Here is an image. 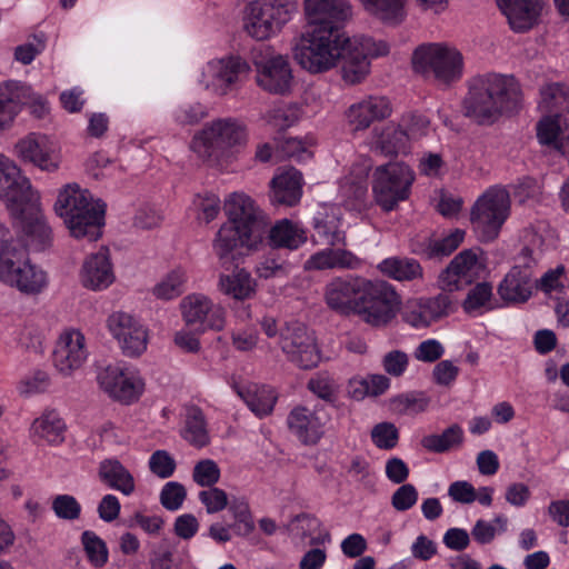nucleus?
I'll list each match as a JSON object with an SVG mask.
<instances>
[{"label": "nucleus", "instance_id": "1", "mask_svg": "<svg viewBox=\"0 0 569 569\" xmlns=\"http://www.w3.org/2000/svg\"><path fill=\"white\" fill-rule=\"evenodd\" d=\"M521 106L522 91L515 77L486 73L469 80L462 112L473 122L489 126L502 116L518 112Z\"/></svg>", "mask_w": 569, "mask_h": 569}, {"label": "nucleus", "instance_id": "2", "mask_svg": "<svg viewBox=\"0 0 569 569\" xmlns=\"http://www.w3.org/2000/svg\"><path fill=\"white\" fill-rule=\"evenodd\" d=\"M223 209L229 221L218 230L212 247L219 260L226 263L233 258V251L239 247L257 249L267 233L269 222L254 201L243 192L229 194Z\"/></svg>", "mask_w": 569, "mask_h": 569}, {"label": "nucleus", "instance_id": "3", "mask_svg": "<svg viewBox=\"0 0 569 569\" xmlns=\"http://www.w3.org/2000/svg\"><path fill=\"white\" fill-rule=\"evenodd\" d=\"M56 213L63 220L74 238L96 241L104 224L106 203L94 199L88 189L72 182L63 186L54 203Z\"/></svg>", "mask_w": 569, "mask_h": 569}, {"label": "nucleus", "instance_id": "4", "mask_svg": "<svg viewBox=\"0 0 569 569\" xmlns=\"http://www.w3.org/2000/svg\"><path fill=\"white\" fill-rule=\"evenodd\" d=\"M348 36L332 28H312L296 40L293 59L311 74L328 72L338 66Z\"/></svg>", "mask_w": 569, "mask_h": 569}, {"label": "nucleus", "instance_id": "5", "mask_svg": "<svg viewBox=\"0 0 569 569\" xmlns=\"http://www.w3.org/2000/svg\"><path fill=\"white\" fill-rule=\"evenodd\" d=\"M412 68L426 79L448 87L461 79L463 57L456 47L448 43H423L413 51Z\"/></svg>", "mask_w": 569, "mask_h": 569}, {"label": "nucleus", "instance_id": "6", "mask_svg": "<svg viewBox=\"0 0 569 569\" xmlns=\"http://www.w3.org/2000/svg\"><path fill=\"white\" fill-rule=\"evenodd\" d=\"M246 140L247 128L240 120L231 117L218 118L194 133L190 150L202 161L218 160Z\"/></svg>", "mask_w": 569, "mask_h": 569}, {"label": "nucleus", "instance_id": "7", "mask_svg": "<svg viewBox=\"0 0 569 569\" xmlns=\"http://www.w3.org/2000/svg\"><path fill=\"white\" fill-rule=\"evenodd\" d=\"M539 108L551 116L541 119L537 126V137L541 144L562 151L569 142V123L560 112L569 110V87L562 83H549L540 90Z\"/></svg>", "mask_w": 569, "mask_h": 569}, {"label": "nucleus", "instance_id": "8", "mask_svg": "<svg viewBox=\"0 0 569 569\" xmlns=\"http://www.w3.org/2000/svg\"><path fill=\"white\" fill-rule=\"evenodd\" d=\"M298 11V0H256L248 4L244 30L257 40L278 34Z\"/></svg>", "mask_w": 569, "mask_h": 569}, {"label": "nucleus", "instance_id": "9", "mask_svg": "<svg viewBox=\"0 0 569 569\" xmlns=\"http://www.w3.org/2000/svg\"><path fill=\"white\" fill-rule=\"evenodd\" d=\"M400 303V296L389 282L365 278L355 315L370 326L383 327L396 317Z\"/></svg>", "mask_w": 569, "mask_h": 569}, {"label": "nucleus", "instance_id": "10", "mask_svg": "<svg viewBox=\"0 0 569 569\" xmlns=\"http://www.w3.org/2000/svg\"><path fill=\"white\" fill-rule=\"evenodd\" d=\"M415 173L403 162H389L376 168L372 191L376 202L385 210H393L409 197Z\"/></svg>", "mask_w": 569, "mask_h": 569}, {"label": "nucleus", "instance_id": "11", "mask_svg": "<svg viewBox=\"0 0 569 569\" xmlns=\"http://www.w3.org/2000/svg\"><path fill=\"white\" fill-rule=\"evenodd\" d=\"M509 213V192L501 187H491L475 202L471 223L483 241H490L498 237Z\"/></svg>", "mask_w": 569, "mask_h": 569}, {"label": "nucleus", "instance_id": "12", "mask_svg": "<svg viewBox=\"0 0 569 569\" xmlns=\"http://www.w3.org/2000/svg\"><path fill=\"white\" fill-rule=\"evenodd\" d=\"M389 52L387 42L376 41L370 37H348L341 54V77L348 84L361 82L369 73L370 58L385 56Z\"/></svg>", "mask_w": 569, "mask_h": 569}, {"label": "nucleus", "instance_id": "13", "mask_svg": "<svg viewBox=\"0 0 569 569\" xmlns=\"http://www.w3.org/2000/svg\"><path fill=\"white\" fill-rule=\"evenodd\" d=\"M0 200L11 217L22 216L27 206L37 200L30 179L3 153H0Z\"/></svg>", "mask_w": 569, "mask_h": 569}, {"label": "nucleus", "instance_id": "14", "mask_svg": "<svg viewBox=\"0 0 569 569\" xmlns=\"http://www.w3.org/2000/svg\"><path fill=\"white\" fill-rule=\"evenodd\" d=\"M279 346L286 359L299 369L310 370L320 363L316 336L300 322L288 323L280 330Z\"/></svg>", "mask_w": 569, "mask_h": 569}, {"label": "nucleus", "instance_id": "15", "mask_svg": "<svg viewBox=\"0 0 569 569\" xmlns=\"http://www.w3.org/2000/svg\"><path fill=\"white\" fill-rule=\"evenodd\" d=\"M0 280L27 295H37L48 284L47 273L30 262L26 248L19 250L18 257L0 263Z\"/></svg>", "mask_w": 569, "mask_h": 569}, {"label": "nucleus", "instance_id": "16", "mask_svg": "<svg viewBox=\"0 0 569 569\" xmlns=\"http://www.w3.org/2000/svg\"><path fill=\"white\" fill-rule=\"evenodd\" d=\"M16 156L46 172H56L61 164L60 144L50 137L31 132L14 146Z\"/></svg>", "mask_w": 569, "mask_h": 569}, {"label": "nucleus", "instance_id": "17", "mask_svg": "<svg viewBox=\"0 0 569 569\" xmlns=\"http://www.w3.org/2000/svg\"><path fill=\"white\" fill-rule=\"evenodd\" d=\"M111 336L127 357H139L147 350L148 331L132 315L116 311L107 319Z\"/></svg>", "mask_w": 569, "mask_h": 569}, {"label": "nucleus", "instance_id": "18", "mask_svg": "<svg viewBox=\"0 0 569 569\" xmlns=\"http://www.w3.org/2000/svg\"><path fill=\"white\" fill-rule=\"evenodd\" d=\"M180 311L187 326L197 330H221L224 327V309L202 293H190L180 302Z\"/></svg>", "mask_w": 569, "mask_h": 569}, {"label": "nucleus", "instance_id": "19", "mask_svg": "<svg viewBox=\"0 0 569 569\" xmlns=\"http://www.w3.org/2000/svg\"><path fill=\"white\" fill-rule=\"evenodd\" d=\"M97 379L101 389L123 403L138 400L144 388L138 372L119 366H107L99 371Z\"/></svg>", "mask_w": 569, "mask_h": 569}, {"label": "nucleus", "instance_id": "20", "mask_svg": "<svg viewBox=\"0 0 569 569\" xmlns=\"http://www.w3.org/2000/svg\"><path fill=\"white\" fill-rule=\"evenodd\" d=\"M86 337L78 329L63 330L53 349V366L62 376H70L82 367L88 358Z\"/></svg>", "mask_w": 569, "mask_h": 569}, {"label": "nucleus", "instance_id": "21", "mask_svg": "<svg viewBox=\"0 0 569 569\" xmlns=\"http://www.w3.org/2000/svg\"><path fill=\"white\" fill-rule=\"evenodd\" d=\"M249 67L239 57H228L209 61L202 70L200 82L218 96L227 94Z\"/></svg>", "mask_w": 569, "mask_h": 569}, {"label": "nucleus", "instance_id": "22", "mask_svg": "<svg viewBox=\"0 0 569 569\" xmlns=\"http://www.w3.org/2000/svg\"><path fill=\"white\" fill-rule=\"evenodd\" d=\"M365 278L335 277L323 288V299L329 309L345 316L355 315Z\"/></svg>", "mask_w": 569, "mask_h": 569}, {"label": "nucleus", "instance_id": "23", "mask_svg": "<svg viewBox=\"0 0 569 569\" xmlns=\"http://www.w3.org/2000/svg\"><path fill=\"white\" fill-rule=\"evenodd\" d=\"M305 14L312 28H332L340 26L352 16L348 0H303Z\"/></svg>", "mask_w": 569, "mask_h": 569}, {"label": "nucleus", "instance_id": "24", "mask_svg": "<svg viewBox=\"0 0 569 569\" xmlns=\"http://www.w3.org/2000/svg\"><path fill=\"white\" fill-rule=\"evenodd\" d=\"M257 82L266 91L283 94L290 90L292 71L289 61L283 56H271L256 61Z\"/></svg>", "mask_w": 569, "mask_h": 569}, {"label": "nucleus", "instance_id": "25", "mask_svg": "<svg viewBox=\"0 0 569 569\" xmlns=\"http://www.w3.org/2000/svg\"><path fill=\"white\" fill-rule=\"evenodd\" d=\"M38 100L41 112L47 110L46 103L40 97L34 98L31 88L17 81H8L0 84V131L8 129L17 114L20 106Z\"/></svg>", "mask_w": 569, "mask_h": 569}, {"label": "nucleus", "instance_id": "26", "mask_svg": "<svg viewBox=\"0 0 569 569\" xmlns=\"http://www.w3.org/2000/svg\"><path fill=\"white\" fill-rule=\"evenodd\" d=\"M34 202L36 200L27 206L22 216L12 218L19 220L26 246L31 250L41 251L51 244L52 231Z\"/></svg>", "mask_w": 569, "mask_h": 569}, {"label": "nucleus", "instance_id": "27", "mask_svg": "<svg viewBox=\"0 0 569 569\" xmlns=\"http://www.w3.org/2000/svg\"><path fill=\"white\" fill-rule=\"evenodd\" d=\"M392 112L390 101L386 97L370 96L351 104L348 109V120L355 131H362L373 121L388 118Z\"/></svg>", "mask_w": 569, "mask_h": 569}, {"label": "nucleus", "instance_id": "28", "mask_svg": "<svg viewBox=\"0 0 569 569\" xmlns=\"http://www.w3.org/2000/svg\"><path fill=\"white\" fill-rule=\"evenodd\" d=\"M362 260L353 252L343 248L329 247L312 253L305 261L303 270H358L362 267Z\"/></svg>", "mask_w": 569, "mask_h": 569}, {"label": "nucleus", "instance_id": "29", "mask_svg": "<svg viewBox=\"0 0 569 569\" xmlns=\"http://www.w3.org/2000/svg\"><path fill=\"white\" fill-rule=\"evenodd\" d=\"M513 31L531 29L539 20L542 0H496Z\"/></svg>", "mask_w": 569, "mask_h": 569}, {"label": "nucleus", "instance_id": "30", "mask_svg": "<svg viewBox=\"0 0 569 569\" xmlns=\"http://www.w3.org/2000/svg\"><path fill=\"white\" fill-rule=\"evenodd\" d=\"M532 270L529 266H515L498 287L500 298L507 303H523L532 295Z\"/></svg>", "mask_w": 569, "mask_h": 569}, {"label": "nucleus", "instance_id": "31", "mask_svg": "<svg viewBox=\"0 0 569 569\" xmlns=\"http://www.w3.org/2000/svg\"><path fill=\"white\" fill-rule=\"evenodd\" d=\"M290 431L305 445H316L322 438L325 423L306 407L291 410L287 419Z\"/></svg>", "mask_w": 569, "mask_h": 569}, {"label": "nucleus", "instance_id": "32", "mask_svg": "<svg viewBox=\"0 0 569 569\" xmlns=\"http://www.w3.org/2000/svg\"><path fill=\"white\" fill-rule=\"evenodd\" d=\"M114 280L108 250L103 249L89 256L82 266L81 282L91 290H103Z\"/></svg>", "mask_w": 569, "mask_h": 569}, {"label": "nucleus", "instance_id": "33", "mask_svg": "<svg viewBox=\"0 0 569 569\" xmlns=\"http://www.w3.org/2000/svg\"><path fill=\"white\" fill-rule=\"evenodd\" d=\"M409 147L408 137L398 123L390 122L373 130L371 149L383 156L406 153Z\"/></svg>", "mask_w": 569, "mask_h": 569}, {"label": "nucleus", "instance_id": "34", "mask_svg": "<svg viewBox=\"0 0 569 569\" xmlns=\"http://www.w3.org/2000/svg\"><path fill=\"white\" fill-rule=\"evenodd\" d=\"M301 182L302 176L300 171L295 168H289L278 174L271 181V201L274 204H283L287 207L297 204L301 198Z\"/></svg>", "mask_w": 569, "mask_h": 569}, {"label": "nucleus", "instance_id": "35", "mask_svg": "<svg viewBox=\"0 0 569 569\" xmlns=\"http://www.w3.org/2000/svg\"><path fill=\"white\" fill-rule=\"evenodd\" d=\"M99 479L109 488L131 496L136 490V481L131 472L117 459H104L99 463Z\"/></svg>", "mask_w": 569, "mask_h": 569}, {"label": "nucleus", "instance_id": "36", "mask_svg": "<svg viewBox=\"0 0 569 569\" xmlns=\"http://www.w3.org/2000/svg\"><path fill=\"white\" fill-rule=\"evenodd\" d=\"M66 423L54 410H46L36 418L30 428V435L48 445H59L64 440Z\"/></svg>", "mask_w": 569, "mask_h": 569}, {"label": "nucleus", "instance_id": "37", "mask_svg": "<svg viewBox=\"0 0 569 569\" xmlns=\"http://www.w3.org/2000/svg\"><path fill=\"white\" fill-rule=\"evenodd\" d=\"M267 232L273 248L297 250L308 239L305 228L288 219L277 221L269 230L267 229Z\"/></svg>", "mask_w": 569, "mask_h": 569}, {"label": "nucleus", "instance_id": "38", "mask_svg": "<svg viewBox=\"0 0 569 569\" xmlns=\"http://www.w3.org/2000/svg\"><path fill=\"white\" fill-rule=\"evenodd\" d=\"M363 9L387 26H399L407 18L408 0H360Z\"/></svg>", "mask_w": 569, "mask_h": 569}, {"label": "nucleus", "instance_id": "39", "mask_svg": "<svg viewBox=\"0 0 569 569\" xmlns=\"http://www.w3.org/2000/svg\"><path fill=\"white\" fill-rule=\"evenodd\" d=\"M248 408L258 417L270 415L277 401V395L271 387L249 385L238 390Z\"/></svg>", "mask_w": 569, "mask_h": 569}, {"label": "nucleus", "instance_id": "40", "mask_svg": "<svg viewBox=\"0 0 569 569\" xmlns=\"http://www.w3.org/2000/svg\"><path fill=\"white\" fill-rule=\"evenodd\" d=\"M381 273L396 281H413L423 274L420 263L411 258L391 257L378 264Z\"/></svg>", "mask_w": 569, "mask_h": 569}, {"label": "nucleus", "instance_id": "41", "mask_svg": "<svg viewBox=\"0 0 569 569\" xmlns=\"http://www.w3.org/2000/svg\"><path fill=\"white\" fill-rule=\"evenodd\" d=\"M219 289L227 296L237 300L251 298L256 292V281L244 269H238L231 274H221Z\"/></svg>", "mask_w": 569, "mask_h": 569}, {"label": "nucleus", "instance_id": "42", "mask_svg": "<svg viewBox=\"0 0 569 569\" xmlns=\"http://www.w3.org/2000/svg\"><path fill=\"white\" fill-rule=\"evenodd\" d=\"M302 117V109L296 103L272 106L262 114L264 123L276 130H286L295 126Z\"/></svg>", "mask_w": 569, "mask_h": 569}, {"label": "nucleus", "instance_id": "43", "mask_svg": "<svg viewBox=\"0 0 569 569\" xmlns=\"http://www.w3.org/2000/svg\"><path fill=\"white\" fill-rule=\"evenodd\" d=\"M184 439L194 447L201 448L209 443L203 412L200 408H187Z\"/></svg>", "mask_w": 569, "mask_h": 569}, {"label": "nucleus", "instance_id": "44", "mask_svg": "<svg viewBox=\"0 0 569 569\" xmlns=\"http://www.w3.org/2000/svg\"><path fill=\"white\" fill-rule=\"evenodd\" d=\"M463 442V430L455 423L440 435H429L421 439V446L431 452H446Z\"/></svg>", "mask_w": 569, "mask_h": 569}, {"label": "nucleus", "instance_id": "45", "mask_svg": "<svg viewBox=\"0 0 569 569\" xmlns=\"http://www.w3.org/2000/svg\"><path fill=\"white\" fill-rule=\"evenodd\" d=\"M188 276L186 270L177 268L167 273L154 287L153 295L158 299L171 300L184 291Z\"/></svg>", "mask_w": 569, "mask_h": 569}, {"label": "nucleus", "instance_id": "46", "mask_svg": "<svg viewBox=\"0 0 569 569\" xmlns=\"http://www.w3.org/2000/svg\"><path fill=\"white\" fill-rule=\"evenodd\" d=\"M307 388L319 399L335 403L340 393V385L328 372L321 371L311 377L307 382Z\"/></svg>", "mask_w": 569, "mask_h": 569}, {"label": "nucleus", "instance_id": "47", "mask_svg": "<svg viewBox=\"0 0 569 569\" xmlns=\"http://www.w3.org/2000/svg\"><path fill=\"white\" fill-rule=\"evenodd\" d=\"M465 231L455 229L441 239L430 240L428 246L423 249L417 250L418 253H423L428 258L446 257L451 254L463 241Z\"/></svg>", "mask_w": 569, "mask_h": 569}, {"label": "nucleus", "instance_id": "48", "mask_svg": "<svg viewBox=\"0 0 569 569\" xmlns=\"http://www.w3.org/2000/svg\"><path fill=\"white\" fill-rule=\"evenodd\" d=\"M462 307L468 313L493 309L492 286L488 282H480L473 286L468 291Z\"/></svg>", "mask_w": 569, "mask_h": 569}, {"label": "nucleus", "instance_id": "49", "mask_svg": "<svg viewBox=\"0 0 569 569\" xmlns=\"http://www.w3.org/2000/svg\"><path fill=\"white\" fill-rule=\"evenodd\" d=\"M81 543L89 562L97 568L103 567L109 559L106 542L93 531L86 530L81 535Z\"/></svg>", "mask_w": 569, "mask_h": 569}, {"label": "nucleus", "instance_id": "50", "mask_svg": "<svg viewBox=\"0 0 569 569\" xmlns=\"http://www.w3.org/2000/svg\"><path fill=\"white\" fill-rule=\"evenodd\" d=\"M455 271L460 274L467 283L479 277L483 269L482 262L479 260L475 250L468 249L457 254L450 262Z\"/></svg>", "mask_w": 569, "mask_h": 569}, {"label": "nucleus", "instance_id": "51", "mask_svg": "<svg viewBox=\"0 0 569 569\" xmlns=\"http://www.w3.org/2000/svg\"><path fill=\"white\" fill-rule=\"evenodd\" d=\"M193 207L197 211V219L209 223L218 217L221 210V201L217 194L206 192L196 196Z\"/></svg>", "mask_w": 569, "mask_h": 569}, {"label": "nucleus", "instance_id": "52", "mask_svg": "<svg viewBox=\"0 0 569 569\" xmlns=\"http://www.w3.org/2000/svg\"><path fill=\"white\" fill-rule=\"evenodd\" d=\"M315 230L317 236L330 247L346 244V233L333 219H317L315 221Z\"/></svg>", "mask_w": 569, "mask_h": 569}, {"label": "nucleus", "instance_id": "53", "mask_svg": "<svg viewBox=\"0 0 569 569\" xmlns=\"http://www.w3.org/2000/svg\"><path fill=\"white\" fill-rule=\"evenodd\" d=\"M207 116V108L200 102H186L173 111V120L179 126H194Z\"/></svg>", "mask_w": 569, "mask_h": 569}, {"label": "nucleus", "instance_id": "54", "mask_svg": "<svg viewBox=\"0 0 569 569\" xmlns=\"http://www.w3.org/2000/svg\"><path fill=\"white\" fill-rule=\"evenodd\" d=\"M221 476L219 466L212 459L198 461L192 470V479L200 487L214 486Z\"/></svg>", "mask_w": 569, "mask_h": 569}, {"label": "nucleus", "instance_id": "55", "mask_svg": "<svg viewBox=\"0 0 569 569\" xmlns=\"http://www.w3.org/2000/svg\"><path fill=\"white\" fill-rule=\"evenodd\" d=\"M398 439V429L391 422H380L371 430V440L379 449L390 450L395 448Z\"/></svg>", "mask_w": 569, "mask_h": 569}, {"label": "nucleus", "instance_id": "56", "mask_svg": "<svg viewBox=\"0 0 569 569\" xmlns=\"http://www.w3.org/2000/svg\"><path fill=\"white\" fill-rule=\"evenodd\" d=\"M187 496L186 488L177 482H167L160 492V502L169 511H176L181 508Z\"/></svg>", "mask_w": 569, "mask_h": 569}, {"label": "nucleus", "instance_id": "57", "mask_svg": "<svg viewBox=\"0 0 569 569\" xmlns=\"http://www.w3.org/2000/svg\"><path fill=\"white\" fill-rule=\"evenodd\" d=\"M341 192L351 208L360 209L367 198L368 184L365 179L357 181L346 179L341 186Z\"/></svg>", "mask_w": 569, "mask_h": 569}, {"label": "nucleus", "instance_id": "58", "mask_svg": "<svg viewBox=\"0 0 569 569\" xmlns=\"http://www.w3.org/2000/svg\"><path fill=\"white\" fill-rule=\"evenodd\" d=\"M52 510L60 519L74 520L80 516L81 506L73 496L59 495L52 500Z\"/></svg>", "mask_w": 569, "mask_h": 569}, {"label": "nucleus", "instance_id": "59", "mask_svg": "<svg viewBox=\"0 0 569 569\" xmlns=\"http://www.w3.org/2000/svg\"><path fill=\"white\" fill-rule=\"evenodd\" d=\"M176 461L166 450L154 451L149 459V468L152 473L161 479L169 478L176 470Z\"/></svg>", "mask_w": 569, "mask_h": 569}, {"label": "nucleus", "instance_id": "60", "mask_svg": "<svg viewBox=\"0 0 569 569\" xmlns=\"http://www.w3.org/2000/svg\"><path fill=\"white\" fill-rule=\"evenodd\" d=\"M398 124L406 131L408 141H410L411 139H417L426 134L429 127V120L421 114L407 113L401 117Z\"/></svg>", "mask_w": 569, "mask_h": 569}, {"label": "nucleus", "instance_id": "61", "mask_svg": "<svg viewBox=\"0 0 569 569\" xmlns=\"http://www.w3.org/2000/svg\"><path fill=\"white\" fill-rule=\"evenodd\" d=\"M199 500L204 505L208 513H217L228 506V496L224 490L214 486L199 492Z\"/></svg>", "mask_w": 569, "mask_h": 569}, {"label": "nucleus", "instance_id": "62", "mask_svg": "<svg viewBox=\"0 0 569 569\" xmlns=\"http://www.w3.org/2000/svg\"><path fill=\"white\" fill-rule=\"evenodd\" d=\"M420 301L423 305L431 322L448 315L449 308L452 303L451 298L448 293H439L433 298H422L420 299Z\"/></svg>", "mask_w": 569, "mask_h": 569}, {"label": "nucleus", "instance_id": "63", "mask_svg": "<svg viewBox=\"0 0 569 569\" xmlns=\"http://www.w3.org/2000/svg\"><path fill=\"white\" fill-rule=\"evenodd\" d=\"M310 146L311 143L301 139L288 138L281 143L280 150L286 158L301 162L311 158Z\"/></svg>", "mask_w": 569, "mask_h": 569}, {"label": "nucleus", "instance_id": "64", "mask_svg": "<svg viewBox=\"0 0 569 569\" xmlns=\"http://www.w3.org/2000/svg\"><path fill=\"white\" fill-rule=\"evenodd\" d=\"M409 365V357L405 351L391 350L382 358V367L392 377H400Z\"/></svg>", "mask_w": 569, "mask_h": 569}]
</instances>
